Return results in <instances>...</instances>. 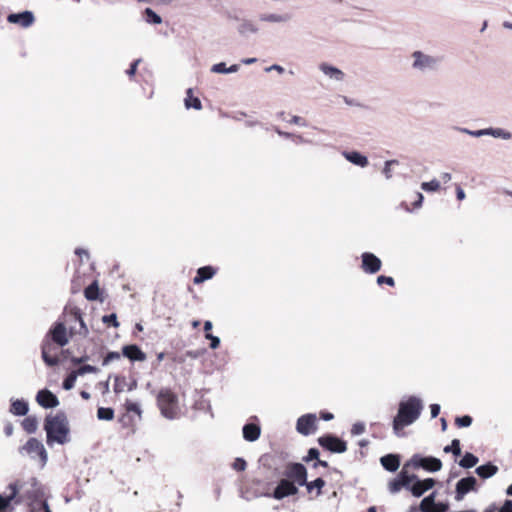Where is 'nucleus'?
Segmentation results:
<instances>
[{"label": "nucleus", "mask_w": 512, "mask_h": 512, "mask_svg": "<svg viewBox=\"0 0 512 512\" xmlns=\"http://www.w3.org/2000/svg\"><path fill=\"white\" fill-rule=\"evenodd\" d=\"M125 407L128 412H134L139 416L142 413L140 405L136 402L126 401Z\"/></svg>", "instance_id": "3c124183"}, {"label": "nucleus", "mask_w": 512, "mask_h": 512, "mask_svg": "<svg viewBox=\"0 0 512 512\" xmlns=\"http://www.w3.org/2000/svg\"><path fill=\"white\" fill-rule=\"evenodd\" d=\"M239 70V65L233 64L230 67H226L224 62L216 63L211 66L210 71L217 74H228L236 73Z\"/></svg>", "instance_id": "c85d7f7f"}, {"label": "nucleus", "mask_w": 512, "mask_h": 512, "mask_svg": "<svg viewBox=\"0 0 512 512\" xmlns=\"http://www.w3.org/2000/svg\"><path fill=\"white\" fill-rule=\"evenodd\" d=\"M290 123H293V124H296V125H301V126H306V122L303 120V118H301L300 116H293L290 120Z\"/></svg>", "instance_id": "338daca9"}, {"label": "nucleus", "mask_w": 512, "mask_h": 512, "mask_svg": "<svg viewBox=\"0 0 512 512\" xmlns=\"http://www.w3.org/2000/svg\"><path fill=\"white\" fill-rule=\"evenodd\" d=\"M102 322L105 323V324H112L114 327H118L119 326V322L117 320V316L115 313H112V314H109V315H104L102 317Z\"/></svg>", "instance_id": "603ef678"}, {"label": "nucleus", "mask_w": 512, "mask_h": 512, "mask_svg": "<svg viewBox=\"0 0 512 512\" xmlns=\"http://www.w3.org/2000/svg\"><path fill=\"white\" fill-rule=\"evenodd\" d=\"M36 401L44 408H54L59 405V400L56 395L47 389L40 390L37 393Z\"/></svg>", "instance_id": "6ab92c4d"}, {"label": "nucleus", "mask_w": 512, "mask_h": 512, "mask_svg": "<svg viewBox=\"0 0 512 512\" xmlns=\"http://www.w3.org/2000/svg\"><path fill=\"white\" fill-rule=\"evenodd\" d=\"M477 491V479L474 476L461 478L455 487V500L462 501L469 492Z\"/></svg>", "instance_id": "9b49d317"}, {"label": "nucleus", "mask_w": 512, "mask_h": 512, "mask_svg": "<svg viewBox=\"0 0 512 512\" xmlns=\"http://www.w3.org/2000/svg\"><path fill=\"white\" fill-rule=\"evenodd\" d=\"M423 402L417 396H410L399 403L397 415L393 419V431L398 437L402 436L404 427L413 424L421 415Z\"/></svg>", "instance_id": "f257e3e1"}, {"label": "nucleus", "mask_w": 512, "mask_h": 512, "mask_svg": "<svg viewBox=\"0 0 512 512\" xmlns=\"http://www.w3.org/2000/svg\"><path fill=\"white\" fill-rule=\"evenodd\" d=\"M436 492H432L430 495L426 496L420 503L419 509L421 512H430L431 509L436 507L438 504H435Z\"/></svg>", "instance_id": "72a5a7b5"}, {"label": "nucleus", "mask_w": 512, "mask_h": 512, "mask_svg": "<svg viewBox=\"0 0 512 512\" xmlns=\"http://www.w3.org/2000/svg\"><path fill=\"white\" fill-rule=\"evenodd\" d=\"M479 459L477 456L470 452H466L462 459L458 462L459 466L465 469H470L477 465Z\"/></svg>", "instance_id": "473e14b6"}, {"label": "nucleus", "mask_w": 512, "mask_h": 512, "mask_svg": "<svg viewBox=\"0 0 512 512\" xmlns=\"http://www.w3.org/2000/svg\"><path fill=\"white\" fill-rule=\"evenodd\" d=\"M215 269L211 266H204L197 270V275L194 278V283L199 284L206 280L211 279L215 275Z\"/></svg>", "instance_id": "a878e982"}, {"label": "nucleus", "mask_w": 512, "mask_h": 512, "mask_svg": "<svg viewBox=\"0 0 512 512\" xmlns=\"http://www.w3.org/2000/svg\"><path fill=\"white\" fill-rule=\"evenodd\" d=\"M298 492V487L288 479H281L273 491L272 497L281 500L285 497L295 495Z\"/></svg>", "instance_id": "2eb2a0df"}, {"label": "nucleus", "mask_w": 512, "mask_h": 512, "mask_svg": "<svg viewBox=\"0 0 512 512\" xmlns=\"http://www.w3.org/2000/svg\"><path fill=\"white\" fill-rule=\"evenodd\" d=\"M409 491L412 493L413 496L421 497L427 491V489L424 487L422 481L418 479V477H416Z\"/></svg>", "instance_id": "c9c22d12"}, {"label": "nucleus", "mask_w": 512, "mask_h": 512, "mask_svg": "<svg viewBox=\"0 0 512 512\" xmlns=\"http://www.w3.org/2000/svg\"><path fill=\"white\" fill-rule=\"evenodd\" d=\"M424 196L420 192H416V201L413 203V208L419 209L422 206Z\"/></svg>", "instance_id": "052dcab7"}, {"label": "nucleus", "mask_w": 512, "mask_h": 512, "mask_svg": "<svg viewBox=\"0 0 512 512\" xmlns=\"http://www.w3.org/2000/svg\"><path fill=\"white\" fill-rule=\"evenodd\" d=\"M382 266L381 259L371 252H364L361 255V268L367 274L377 273Z\"/></svg>", "instance_id": "ddd939ff"}, {"label": "nucleus", "mask_w": 512, "mask_h": 512, "mask_svg": "<svg viewBox=\"0 0 512 512\" xmlns=\"http://www.w3.org/2000/svg\"><path fill=\"white\" fill-rule=\"evenodd\" d=\"M319 444L334 453H343L347 450L346 442L332 435L320 437Z\"/></svg>", "instance_id": "4468645a"}, {"label": "nucleus", "mask_w": 512, "mask_h": 512, "mask_svg": "<svg viewBox=\"0 0 512 512\" xmlns=\"http://www.w3.org/2000/svg\"><path fill=\"white\" fill-rule=\"evenodd\" d=\"M258 31L259 28L252 20L246 18L239 20V24L237 26V32L239 35L247 37L251 34H257Z\"/></svg>", "instance_id": "aec40b11"}, {"label": "nucleus", "mask_w": 512, "mask_h": 512, "mask_svg": "<svg viewBox=\"0 0 512 512\" xmlns=\"http://www.w3.org/2000/svg\"><path fill=\"white\" fill-rule=\"evenodd\" d=\"M458 131H460L461 133L470 135L472 137H476V138L486 136V128L480 129V130H469L468 128H458Z\"/></svg>", "instance_id": "a18cd8bd"}, {"label": "nucleus", "mask_w": 512, "mask_h": 512, "mask_svg": "<svg viewBox=\"0 0 512 512\" xmlns=\"http://www.w3.org/2000/svg\"><path fill=\"white\" fill-rule=\"evenodd\" d=\"M7 21L12 24H18L23 28H28L34 24L35 17L33 12L26 10L20 13L9 14Z\"/></svg>", "instance_id": "dca6fc26"}, {"label": "nucleus", "mask_w": 512, "mask_h": 512, "mask_svg": "<svg viewBox=\"0 0 512 512\" xmlns=\"http://www.w3.org/2000/svg\"><path fill=\"white\" fill-rule=\"evenodd\" d=\"M185 107L187 109L194 108L196 110H200L202 108L201 101L198 97L193 96V90L192 88H189L186 91V97H185Z\"/></svg>", "instance_id": "7c9ffc66"}, {"label": "nucleus", "mask_w": 512, "mask_h": 512, "mask_svg": "<svg viewBox=\"0 0 512 512\" xmlns=\"http://www.w3.org/2000/svg\"><path fill=\"white\" fill-rule=\"evenodd\" d=\"M440 188V183L438 180L433 179L429 182H422L421 189L427 192H435Z\"/></svg>", "instance_id": "37998d69"}, {"label": "nucleus", "mask_w": 512, "mask_h": 512, "mask_svg": "<svg viewBox=\"0 0 512 512\" xmlns=\"http://www.w3.org/2000/svg\"><path fill=\"white\" fill-rule=\"evenodd\" d=\"M475 472L482 479H488L493 477L498 472V467L491 462L484 465H480L476 468Z\"/></svg>", "instance_id": "393cba45"}, {"label": "nucleus", "mask_w": 512, "mask_h": 512, "mask_svg": "<svg viewBox=\"0 0 512 512\" xmlns=\"http://www.w3.org/2000/svg\"><path fill=\"white\" fill-rule=\"evenodd\" d=\"M77 377L78 375L75 374V371H72L70 374H68V376L63 381V388L65 390H71L75 385Z\"/></svg>", "instance_id": "c03bdc74"}, {"label": "nucleus", "mask_w": 512, "mask_h": 512, "mask_svg": "<svg viewBox=\"0 0 512 512\" xmlns=\"http://www.w3.org/2000/svg\"><path fill=\"white\" fill-rule=\"evenodd\" d=\"M403 487L404 486L401 484V482L397 478L393 479L388 484V490L392 494L398 493L401 490V488H403Z\"/></svg>", "instance_id": "de8ad7c7"}, {"label": "nucleus", "mask_w": 512, "mask_h": 512, "mask_svg": "<svg viewBox=\"0 0 512 512\" xmlns=\"http://www.w3.org/2000/svg\"><path fill=\"white\" fill-rule=\"evenodd\" d=\"M157 405L165 418L172 420L178 417L180 412L178 397L171 389H160L157 395Z\"/></svg>", "instance_id": "7ed1b4c3"}, {"label": "nucleus", "mask_w": 512, "mask_h": 512, "mask_svg": "<svg viewBox=\"0 0 512 512\" xmlns=\"http://www.w3.org/2000/svg\"><path fill=\"white\" fill-rule=\"evenodd\" d=\"M459 427H469L472 424V418L469 415L457 417L455 420Z\"/></svg>", "instance_id": "8fccbe9b"}, {"label": "nucleus", "mask_w": 512, "mask_h": 512, "mask_svg": "<svg viewBox=\"0 0 512 512\" xmlns=\"http://www.w3.org/2000/svg\"><path fill=\"white\" fill-rule=\"evenodd\" d=\"M421 481L424 484V487L427 489V491L432 489L436 483V481L433 478H427Z\"/></svg>", "instance_id": "e2e57ef3"}, {"label": "nucleus", "mask_w": 512, "mask_h": 512, "mask_svg": "<svg viewBox=\"0 0 512 512\" xmlns=\"http://www.w3.org/2000/svg\"><path fill=\"white\" fill-rule=\"evenodd\" d=\"M498 512H512V500H505Z\"/></svg>", "instance_id": "680f3d73"}, {"label": "nucleus", "mask_w": 512, "mask_h": 512, "mask_svg": "<svg viewBox=\"0 0 512 512\" xmlns=\"http://www.w3.org/2000/svg\"><path fill=\"white\" fill-rule=\"evenodd\" d=\"M97 372H98V368L95 366L89 365V364L83 365L80 368H78L77 370H75V374H77L78 376H82L87 373H97Z\"/></svg>", "instance_id": "49530a36"}, {"label": "nucleus", "mask_w": 512, "mask_h": 512, "mask_svg": "<svg viewBox=\"0 0 512 512\" xmlns=\"http://www.w3.org/2000/svg\"><path fill=\"white\" fill-rule=\"evenodd\" d=\"M146 15V21L151 24H161L162 18L160 15H158L155 11H153L151 8H146L144 11Z\"/></svg>", "instance_id": "ea45409f"}, {"label": "nucleus", "mask_w": 512, "mask_h": 512, "mask_svg": "<svg viewBox=\"0 0 512 512\" xmlns=\"http://www.w3.org/2000/svg\"><path fill=\"white\" fill-rule=\"evenodd\" d=\"M398 164H399L398 160H395V159L385 161L382 173L384 174V176L387 180H390L392 178V168L391 167L393 165H398Z\"/></svg>", "instance_id": "79ce46f5"}, {"label": "nucleus", "mask_w": 512, "mask_h": 512, "mask_svg": "<svg viewBox=\"0 0 512 512\" xmlns=\"http://www.w3.org/2000/svg\"><path fill=\"white\" fill-rule=\"evenodd\" d=\"M304 486H306L308 493H312V491L316 489V497H318L322 493V488L325 486V481L322 478H317L311 482L306 480V484H304Z\"/></svg>", "instance_id": "f704fd0d"}, {"label": "nucleus", "mask_w": 512, "mask_h": 512, "mask_svg": "<svg viewBox=\"0 0 512 512\" xmlns=\"http://www.w3.org/2000/svg\"><path fill=\"white\" fill-rule=\"evenodd\" d=\"M120 359V354L118 352H109L105 358L103 359V365L106 366L114 360Z\"/></svg>", "instance_id": "4d7b16f0"}, {"label": "nucleus", "mask_w": 512, "mask_h": 512, "mask_svg": "<svg viewBox=\"0 0 512 512\" xmlns=\"http://www.w3.org/2000/svg\"><path fill=\"white\" fill-rule=\"evenodd\" d=\"M25 452L31 458L35 459L36 457L40 458L42 466L47 463L48 454L42 442H40L36 438H30L26 444L20 448V453Z\"/></svg>", "instance_id": "423d86ee"}, {"label": "nucleus", "mask_w": 512, "mask_h": 512, "mask_svg": "<svg viewBox=\"0 0 512 512\" xmlns=\"http://www.w3.org/2000/svg\"><path fill=\"white\" fill-rule=\"evenodd\" d=\"M445 453H452L454 456L461 455V447L460 441L458 439H453L450 445L444 447Z\"/></svg>", "instance_id": "58836bf2"}, {"label": "nucleus", "mask_w": 512, "mask_h": 512, "mask_svg": "<svg viewBox=\"0 0 512 512\" xmlns=\"http://www.w3.org/2000/svg\"><path fill=\"white\" fill-rule=\"evenodd\" d=\"M342 155L347 161L361 168H364L369 164L368 158L365 155H362L360 152L343 151Z\"/></svg>", "instance_id": "4be33fe9"}, {"label": "nucleus", "mask_w": 512, "mask_h": 512, "mask_svg": "<svg viewBox=\"0 0 512 512\" xmlns=\"http://www.w3.org/2000/svg\"><path fill=\"white\" fill-rule=\"evenodd\" d=\"M446 506L444 504H438L436 507L430 510V512H445Z\"/></svg>", "instance_id": "774afa93"}, {"label": "nucleus", "mask_w": 512, "mask_h": 512, "mask_svg": "<svg viewBox=\"0 0 512 512\" xmlns=\"http://www.w3.org/2000/svg\"><path fill=\"white\" fill-rule=\"evenodd\" d=\"M284 475L295 485L304 486L307 479V470L301 463H291L287 465Z\"/></svg>", "instance_id": "1a4fd4ad"}, {"label": "nucleus", "mask_w": 512, "mask_h": 512, "mask_svg": "<svg viewBox=\"0 0 512 512\" xmlns=\"http://www.w3.org/2000/svg\"><path fill=\"white\" fill-rule=\"evenodd\" d=\"M316 423H317V418H316L315 414L308 413V414L302 415L297 420L296 430L298 433H300L304 436H308L310 434H313L316 431V429H317Z\"/></svg>", "instance_id": "f8f14e48"}, {"label": "nucleus", "mask_w": 512, "mask_h": 512, "mask_svg": "<svg viewBox=\"0 0 512 512\" xmlns=\"http://www.w3.org/2000/svg\"><path fill=\"white\" fill-rule=\"evenodd\" d=\"M377 284H379V285L387 284V285L393 287L395 285V281L390 276L380 275L377 277Z\"/></svg>", "instance_id": "864d4df0"}, {"label": "nucleus", "mask_w": 512, "mask_h": 512, "mask_svg": "<svg viewBox=\"0 0 512 512\" xmlns=\"http://www.w3.org/2000/svg\"><path fill=\"white\" fill-rule=\"evenodd\" d=\"M205 337L210 340V348L211 349H217L220 345V338L217 336H214L211 333H206Z\"/></svg>", "instance_id": "5fc2aeb1"}, {"label": "nucleus", "mask_w": 512, "mask_h": 512, "mask_svg": "<svg viewBox=\"0 0 512 512\" xmlns=\"http://www.w3.org/2000/svg\"><path fill=\"white\" fill-rule=\"evenodd\" d=\"M246 461L242 458H236L233 463V468L237 471H244L246 469Z\"/></svg>", "instance_id": "13d9d810"}, {"label": "nucleus", "mask_w": 512, "mask_h": 512, "mask_svg": "<svg viewBox=\"0 0 512 512\" xmlns=\"http://www.w3.org/2000/svg\"><path fill=\"white\" fill-rule=\"evenodd\" d=\"M413 466L414 468H423L429 472H437L442 468V462L436 457H422L418 454L412 456V458L406 463V466Z\"/></svg>", "instance_id": "0eeeda50"}, {"label": "nucleus", "mask_w": 512, "mask_h": 512, "mask_svg": "<svg viewBox=\"0 0 512 512\" xmlns=\"http://www.w3.org/2000/svg\"><path fill=\"white\" fill-rule=\"evenodd\" d=\"M58 348L54 342L50 341V338L44 337L41 344L42 359L47 366L53 367L59 364Z\"/></svg>", "instance_id": "6e6552de"}, {"label": "nucleus", "mask_w": 512, "mask_h": 512, "mask_svg": "<svg viewBox=\"0 0 512 512\" xmlns=\"http://www.w3.org/2000/svg\"><path fill=\"white\" fill-rule=\"evenodd\" d=\"M122 353L125 357L131 361H145L146 354L137 345H126L122 349Z\"/></svg>", "instance_id": "412c9836"}, {"label": "nucleus", "mask_w": 512, "mask_h": 512, "mask_svg": "<svg viewBox=\"0 0 512 512\" xmlns=\"http://www.w3.org/2000/svg\"><path fill=\"white\" fill-rule=\"evenodd\" d=\"M99 420H112L114 418V410L112 408L100 407L97 410Z\"/></svg>", "instance_id": "a19ab883"}, {"label": "nucleus", "mask_w": 512, "mask_h": 512, "mask_svg": "<svg viewBox=\"0 0 512 512\" xmlns=\"http://www.w3.org/2000/svg\"><path fill=\"white\" fill-rule=\"evenodd\" d=\"M71 336L63 321L55 322L45 335L46 338H50V341L54 342L59 347L67 345Z\"/></svg>", "instance_id": "39448f33"}, {"label": "nucleus", "mask_w": 512, "mask_h": 512, "mask_svg": "<svg viewBox=\"0 0 512 512\" xmlns=\"http://www.w3.org/2000/svg\"><path fill=\"white\" fill-rule=\"evenodd\" d=\"M69 316L73 317L75 322L79 323V329H76L75 326L70 327V335L79 334L80 336L86 337L89 334V329L82 318L80 309L77 307L71 308Z\"/></svg>", "instance_id": "f3484780"}, {"label": "nucleus", "mask_w": 512, "mask_h": 512, "mask_svg": "<svg viewBox=\"0 0 512 512\" xmlns=\"http://www.w3.org/2000/svg\"><path fill=\"white\" fill-rule=\"evenodd\" d=\"M318 68L330 80L342 82L345 79V73L342 70L327 62L320 63Z\"/></svg>", "instance_id": "a211bd4d"}, {"label": "nucleus", "mask_w": 512, "mask_h": 512, "mask_svg": "<svg viewBox=\"0 0 512 512\" xmlns=\"http://www.w3.org/2000/svg\"><path fill=\"white\" fill-rule=\"evenodd\" d=\"M486 136H492L494 138L503 139V140H510L512 139V133L508 130H505L503 128H493L489 127L486 128Z\"/></svg>", "instance_id": "c756f323"}, {"label": "nucleus", "mask_w": 512, "mask_h": 512, "mask_svg": "<svg viewBox=\"0 0 512 512\" xmlns=\"http://www.w3.org/2000/svg\"><path fill=\"white\" fill-rule=\"evenodd\" d=\"M44 430L46 432V442L49 446H52L54 443L63 445L70 441L69 422L64 412L47 415L44 422Z\"/></svg>", "instance_id": "f03ea898"}, {"label": "nucleus", "mask_w": 512, "mask_h": 512, "mask_svg": "<svg viewBox=\"0 0 512 512\" xmlns=\"http://www.w3.org/2000/svg\"><path fill=\"white\" fill-rule=\"evenodd\" d=\"M365 424L363 422H356L352 425L351 434L353 436L361 435L365 432Z\"/></svg>", "instance_id": "09e8293b"}, {"label": "nucleus", "mask_w": 512, "mask_h": 512, "mask_svg": "<svg viewBox=\"0 0 512 512\" xmlns=\"http://www.w3.org/2000/svg\"><path fill=\"white\" fill-rule=\"evenodd\" d=\"M406 467L407 466L405 464L401 472L398 474L397 479L401 482L404 488L409 490L417 476L415 474H408Z\"/></svg>", "instance_id": "2f4dec72"}, {"label": "nucleus", "mask_w": 512, "mask_h": 512, "mask_svg": "<svg viewBox=\"0 0 512 512\" xmlns=\"http://www.w3.org/2000/svg\"><path fill=\"white\" fill-rule=\"evenodd\" d=\"M75 254L77 256H79L80 258H83V257H86L87 259L89 258V252H88V250H86L84 248H76Z\"/></svg>", "instance_id": "69168bd1"}, {"label": "nucleus", "mask_w": 512, "mask_h": 512, "mask_svg": "<svg viewBox=\"0 0 512 512\" xmlns=\"http://www.w3.org/2000/svg\"><path fill=\"white\" fill-rule=\"evenodd\" d=\"M412 58V68L422 73L437 70L441 62L439 57L426 54L422 51H414Z\"/></svg>", "instance_id": "20e7f679"}, {"label": "nucleus", "mask_w": 512, "mask_h": 512, "mask_svg": "<svg viewBox=\"0 0 512 512\" xmlns=\"http://www.w3.org/2000/svg\"><path fill=\"white\" fill-rule=\"evenodd\" d=\"M243 438L246 441L254 442L256 441L261 434V428L259 425L254 423H248L243 426Z\"/></svg>", "instance_id": "5701e85b"}, {"label": "nucleus", "mask_w": 512, "mask_h": 512, "mask_svg": "<svg viewBox=\"0 0 512 512\" xmlns=\"http://www.w3.org/2000/svg\"><path fill=\"white\" fill-rule=\"evenodd\" d=\"M22 427L27 433H34L38 427L37 419L32 416L25 418L22 422Z\"/></svg>", "instance_id": "e433bc0d"}, {"label": "nucleus", "mask_w": 512, "mask_h": 512, "mask_svg": "<svg viewBox=\"0 0 512 512\" xmlns=\"http://www.w3.org/2000/svg\"><path fill=\"white\" fill-rule=\"evenodd\" d=\"M28 403L24 400H13L10 407V412L16 416H24L28 413Z\"/></svg>", "instance_id": "bb28decb"}, {"label": "nucleus", "mask_w": 512, "mask_h": 512, "mask_svg": "<svg viewBox=\"0 0 512 512\" xmlns=\"http://www.w3.org/2000/svg\"><path fill=\"white\" fill-rule=\"evenodd\" d=\"M140 62H141V59H136L134 62L131 63L130 68L126 71V74L129 77H132L135 75V73L137 71V67Z\"/></svg>", "instance_id": "bf43d9fd"}, {"label": "nucleus", "mask_w": 512, "mask_h": 512, "mask_svg": "<svg viewBox=\"0 0 512 512\" xmlns=\"http://www.w3.org/2000/svg\"><path fill=\"white\" fill-rule=\"evenodd\" d=\"M8 488L10 489L9 495H7L6 497L0 495V512L4 511L9 506L11 501L16 498V495L18 493L16 483H11Z\"/></svg>", "instance_id": "cd10ccee"}, {"label": "nucleus", "mask_w": 512, "mask_h": 512, "mask_svg": "<svg viewBox=\"0 0 512 512\" xmlns=\"http://www.w3.org/2000/svg\"><path fill=\"white\" fill-rule=\"evenodd\" d=\"M382 466L389 472H395L400 466V458L396 454H388L380 458Z\"/></svg>", "instance_id": "b1692460"}, {"label": "nucleus", "mask_w": 512, "mask_h": 512, "mask_svg": "<svg viewBox=\"0 0 512 512\" xmlns=\"http://www.w3.org/2000/svg\"><path fill=\"white\" fill-rule=\"evenodd\" d=\"M98 294H99V288H98L97 282H93L88 287H86L84 290V295H85L86 299L90 300V301L96 300L98 298Z\"/></svg>", "instance_id": "4c0bfd02"}, {"label": "nucleus", "mask_w": 512, "mask_h": 512, "mask_svg": "<svg viewBox=\"0 0 512 512\" xmlns=\"http://www.w3.org/2000/svg\"><path fill=\"white\" fill-rule=\"evenodd\" d=\"M319 450L316 449V448H310L308 450V453H307V456L304 457V461L306 462H309V461H312V460H318L319 458Z\"/></svg>", "instance_id": "6e6d98bb"}, {"label": "nucleus", "mask_w": 512, "mask_h": 512, "mask_svg": "<svg viewBox=\"0 0 512 512\" xmlns=\"http://www.w3.org/2000/svg\"><path fill=\"white\" fill-rule=\"evenodd\" d=\"M293 20V13L284 12H265L259 15V21L267 24L286 25Z\"/></svg>", "instance_id": "9d476101"}, {"label": "nucleus", "mask_w": 512, "mask_h": 512, "mask_svg": "<svg viewBox=\"0 0 512 512\" xmlns=\"http://www.w3.org/2000/svg\"><path fill=\"white\" fill-rule=\"evenodd\" d=\"M431 410V417L436 418L440 413V405L438 404H431L430 405Z\"/></svg>", "instance_id": "0e129e2a"}]
</instances>
